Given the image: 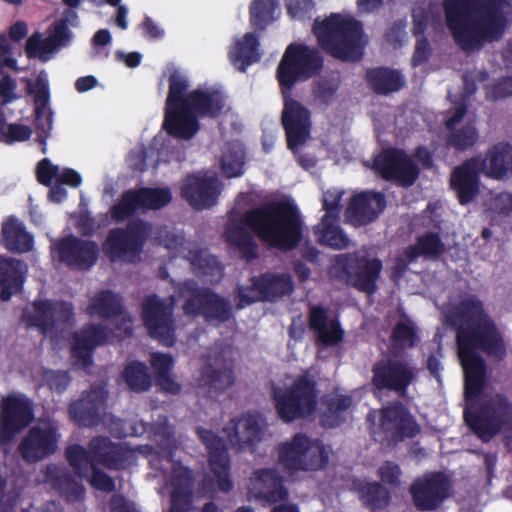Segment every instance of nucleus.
Masks as SVG:
<instances>
[{
    "instance_id": "obj_1",
    "label": "nucleus",
    "mask_w": 512,
    "mask_h": 512,
    "mask_svg": "<svg viewBox=\"0 0 512 512\" xmlns=\"http://www.w3.org/2000/svg\"><path fill=\"white\" fill-rule=\"evenodd\" d=\"M449 319L456 330L457 354L464 371V396L470 401L485 388L486 365L478 351L502 361L507 356V345L495 319L476 294L461 298Z\"/></svg>"
},
{
    "instance_id": "obj_2",
    "label": "nucleus",
    "mask_w": 512,
    "mask_h": 512,
    "mask_svg": "<svg viewBox=\"0 0 512 512\" xmlns=\"http://www.w3.org/2000/svg\"><path fill=\"white\" fill-rule=\"evenodd\" d=\"M253 231L269 247L288 252L296 249L303 238V220L295 204L280 200L261 204L246 211L239 223L226 227V242L251 263L259 257V247L244 227Z\"/></svg>"
},
{
    "instance_id": "obj_3",
    "label": "nucleus",
    "mask_w": 512,
    "mask_h": 512,
    "mask_svg": "<svg viewBox=\"0 0 512 512\" xmlns=\"http://www.w3.org/2000/svg\"><path fill=\"white\" fill-rule=\"evenodd\" d=\"M442 6L451 36L465 52L498 41L505 33L507 0H443Z\"/></svg>"
},
{
    "instance_id": "obj_4",
    "label": "nucleus",
    "mask_w": 512,
    "mask_h": 512,
    "mask_svg": "<svg viewBox=\"0 0 512 512\" xmlns=\"http://www.w3.org/2000/svg\"><path fill=\"white\" fill-rule=\"evenodd\" d=\"M319 46L329 55L342 61H359L366 41L362 23L339 13L324 20L316 18L312 27Z\"/></svg>"
},
{
    "instance_id": "obj_5",
    "label": "nucleus",
    "mask_w": 512,
    "mask_h": 512,
    "mask_svg": "<svg viewBox=\"0 0 512 512\" xmlns=\"http://www.w3.org/2000/svg\"><path fill=\"white\" fill-rule=\"evenodd\" d=\"M469 429L483 443L505 433L506 444L512 437V400L504 393H495L464 410Z\"/></svg>"
},
{
    "instance_id": "obj_6",
    "label": "nucleus",
    "mask_w": 512,
    "mask_h": 512,
    "mask_svg": "<svg viewBox=\"0 0 512 512\" xmlns=\"http://www.w3.org/2000/svg\"><path fill=\"white\" fill-rule=\"evenodd\" d=\"M131 455V451L120 443L113 442L107 436H95L88 442L87 448L80 444L69 445L65 449V458L76 476H88L89 466L102 465L108 470H122Z\"/></svg>"
},
{
    "instance_id": "obj_7",
    "label": "nucleus",
    "mask_w": 512,
    "mask_h": 512,
    "mask_svg": "<svg viewBox=\"0 0 512 512\" xmlns=\"http://www.w3.org/2000/svg\"><path fill=\"white\" fill-rule=\"evenodd\" d=\"M131 455V451L120 443L113 442L107 436H95L88 442L87 448L80 444L69 445L65 449V458L76 476H88L89 466L102 465L108 470H122Z\"/></svg>"
},
{
    "instance_id": "obj_8",
    "label": "nucleus",
    "mask_w": 512,
    "mask_h": 512,
    "mask_svg": "<svg viewBox=\"0 0 512 512\" xmlns=\"http://www.w3.org/2000/svg\"><path fill=\"white\" fill-rule=\"evenodd\" d=\"M323 65L324 58L317 48L301 43L289 44L276 69L280 92H293L296 84L319 75Z\"/></svg>"
},
{
    "instance_id": "obj_9",
    "label": "nucleus",
    "mask_w": 512,
    "mask_h": 512,
    "mask_svg": "<svg viewBox=\"0 0 512 512\" xmlns=\"http://www.w3.org/2000/svg\"><path fill=\"white\" fill-rule=\"evenodd\" d=\"M271 398L283 423L304 419L312 415L317 407L316 382L307 374L299 375L290 386H274Z\"/></svg>"
},
{
    "instance_id": "obj_10",
    "label": "nucleus",
    "mask_w": 512,
    "mask_h": 512,
    "mask_svg": "<svg viewBox=\"0 0 512 512\" xmlns=\"http://www.w3.org/2000/svg\"><path fill=\"white\" fill-rule=\"evenodd\" d=\"M153 226L141 218L129 220L125 227L111 229L102 244L110 261L134 264L141 259L144 248L152 235Z\"/></svg>"
},
{
    "instance_id": "obj_11",
    "label": "nucleus",
    "mask_w": 512,
    "mask_h": 512,
    "mask_svg": "<svg viewBox=\"0 0 512 512\" xmlns=\"http://www.w3.org/2000/svg\"><path fill=\"white\" fill-rule=\"evenodd\" d=\"M278 461L290 474L299 471H319L329 462V451L319 439L296 433L291 440L277 446Z\"/></svg>"
},
{
    "instance_id": "obj_12",
    "label": "nucleus",
    "mask_w": 512,
    "mask_h": 512,
    "mask_svg": "<svg viewBox=\"0 0 512 512\" xmlns=\"http://www.w3.org/2000/svg\"><path fill=\"white\" fill-rule=\"evenodd\" d=\"M421 429L409 409L400 401H394L380 409L379 424L373 422L371 433L382 445L394 447L405 439H412Z\"/></svg>"
},
{
    "instance_id": "obj_13",
    "label": "nucleus",
    "mask_w": 512,
    "mask_h": 512,
    "mask_svg": "<svg viewBox=\"0 0 512 512\" xmlns=\"http://www.w3.org/2000/svg\"><path fill=\"white\" fill-rule=\"evenodd\" d=\"M371 385L379 392H393L406 397L408 388L418 375L416 367L407 359L393 355L378 359L371 369Z\"/></svg>"
},
{
    "instance_id": "obj_14",
    "label": "nucleus",
    "mask_w": 512,
    "mask_h": 512,
    "mask_svg": "<svg viewBox=\"0 0 512 512\" xmlns=\"http://www.w3.org/2000/svg\"><path fill=\"white\" fill-rule=\"evenodd\" d=\"M174 304L173 296L166 301L157 294L146 296L141 303V318L147 334L165 347L176 343Z\"/></svg>"
},
{
    "instance_id": "obj_15",
    "label": "nucleus",
    "mask_w": 512,
    "mask_h": 512,
    "mask_svg": "<svg viewBox=\"0 0 512 512\" xmlns=\"http://www.w3.org/2000/svg\"><path fill=\"white\" fill-rule=\"evenodd\" d=\"M294 290V282L288 273L265 272L251 278L247 288L238 287V308L255 302H274L283 296L290 295Z\"/></svg>"
},
{
    "instance_id": "obj_16",
    "label": "nucleus",
    "mask_w": 512,
    "mask_h": 512,
    "mask_svg": "<svg viewBox=\"0 0 512 512\" xmlns=\"http://www.w3.org/2000/svg\"><path fill=\"white\" fill-rule=\"evenodd\" d=\"M452 490L451 479L441 471L427 472L409 487L413 505L422 512L436 511L450 497Z\"/></svg>"
},
{
    "instance_id": "obj_17",
    "label": "nucleus",
    "mask_w": 512,
    "mask_h": 512,
    "mask_svg": "<svg viewBox=\"0 0 512 512\" xmlns=\"http://www.w3.org/2000/svg\"><path fill=\"white\" fill-rule=\"evenodd\" d=\"M335 268L346 276L347 282L355 289L374 294L383 264L377 257L342 254L336 257Z\"/></svg>"
},
{
    "instance_id": "obj_18",
    "label": "nucleus",
    "mask_w": 512,
    "mask_h": 512,
    "mask_svg": "<svg viewBox=\"0 0 512 512\" xmlns=\"http://www.w3.org/2000/svg\"><path fill=\"white\" fill-rule=\"evenodd\" d=\"M190 293L183 303L182 309L186 316H202L207 322L225 323L232 317V305L208 287H198L196 284L188 288Z\"/></svg>"
},
{
    "instance_id": "obj_19",
    "label": "nucleus",
    "mask_w": 512,
    "mask_h": 512,
    "mask_svg": "<svg viewBox=\"0 0 512 512\" xmlns=\"http://www.w3.org/2000/svg\"><path fill=\"white\" fill-rule=\"evenodd\" d=\"M34 420L33 404L22 394H10L0 403V448L5 449L16 434Z\"/></svg>"
},
{
    "instance_id": "obj_20",
    "label": "nucleus",
    "mask_w": 512,
    "mask_h": 512,
    "mask_svg": "<svg viewBox=\"0 0 512 512\" xmlns=\"http://www.w3.org/2000/svg\"><path fill=\"white\" fill-rule=\"evenodd\" d=\"M374 171L386 181H395L404 187L413 185L419 177L417 164L405 150L384 148L373 160Z\"/></svg>"
},
{
    "instance_id": "obj_21",
    "label": "nucleus",
    "mask_w": 512,
    "mask_h": 512,
    "mask_svg": "<svg viewBox=\"0 0 512 512\" xmlns=\"http://www.w3.org/2000/svg\"><path fill=\"white\" fill-rule=\"evenodd\" d=\"M73 305L66 301L35 300L30 308L23 312V319L29 327H35L43 335L64 327L72 321Z\"/></svg>"
},
{
    "instance_id": "obj_22",
    "label": "nucleus",
    "mask_w": 512,
    "mask_h": 512,
    "mask_svg": "<svg viewBox=\"0 0 512 512\" xmlns=\"http://www.w3.org/2000/svg\"><path fill=\"white\" fill-rule=\"evenodd\" d=\"M196 434L207 451L209 469L216 479L217 488L225 494L231 492L234 484L231 479V458L225 440L204 427H198Z\"/></svg>"
},
{
    "instance_id": "obj_23",
    "label": "nucleus",
    "mask_w": 512,
    "mask_h": 512,
    "mask_svg": "<svg viewBox=\"0 0 512 512\" xmlns=\"http://www.w3.org/2000/svg\"><path fill=\"white\" fill-rule=\"evenodd\" d=\"M283 99L281 123L285 130L287 147L295 151L306 143L311 134V113L292 92H280Z\"/></svg>"
},
{
    "instance_id": "obj_24",
    "label": "nucleus",
    "mask_w": 512,
    "mask_h": 512,
    "mask_svg": "<svg viewBox=\"0 0 512 512\" xmlns=\"http://www.w3.org/2000/svg\"><path fill=\"white\" fill-rule=\"evenodd\" d=\"M60 434L52 422L31 427L18 446V451L27 463H36L52 454L58 448Z\"/></svg>"
},
{
    "instance_id": "obj_25",
    "label": "nucleus",
    "mask_w": 512,
    "mask_h": 512,
    "mask_svg": "<svg viewBox=\"0 0 512 512\" xmlns=\"http://www.w3.org/2000/svg\"><path fill=\"white\" fill-rule=\"evenodd\" d=\"M54 251L60 262L75 270H89L98 260L99 247L95 241L68 235L58 240Z\"/></svg>"
},
{
    "instance_id": "obj_26",
    "label": "nucleus",
    "mask_w": 512,
    "mask_h": 512,
    "mask_svg": "<svg viewBox=\"0 0 512 512\" xmlns=\"http://www.w3.org/2000/svg\"><path fill=\"white\" fill-rule=\"evenodd\" d=\"M108 393L101 387H91L81 397L70 403L68 411L72 420L79 427H95L102 421L106 409Z\"/></svg>"
},
{
    "instance_id": "obj_27",
    "label": "nucleus",
    "mask_w": 512,
    "mask_h": 512,
    "mask_svg": "<svg viewBox=\"0 0 512 512\" xmlns=\"http://www.w3.org/2000/svg\"><path fill=\"white\" fill-rule=\"evenodd\" d=\"M386 208L385 195L371 190L354 194L345 210L346 222L354 227L374 222Z\"/></svg>"
},
{
    "instance_id": "obj_28",
    "label": "nucleus",
    "mask_w": 512,
    "mask_h": 512,
    "mask_svg": "<svg viewBox=\"0 0 512 512\" xmlns=\"http://www.w3.org/2000/svg\"><path fill=\"white\" fill-rule=\"evenodd\" d=\"M112 335L113 331L100 323L84 325L73 334L71 348L73 358L84 367L92 365L94 350L98 346L107 344Z\"/></svg>"
},
{
    "instance_id": "obj_29",
    "label": "nucleus",
    "mask_w": 512,
    "mask_h": 512,
    "mask_svg": "<svg viewBox=\"0 0 512 512\" xmlns=\"http://www.w3.org/2000/svg\"><path fill=\"white\" fill-rule=\"evenodd\" d=\"M219 194L218 179L201 173L187 175L181 186V196L196 210L215 205Z\"/></svg>"
},
{
    "instance_id": "obj_30",
    "label": "nucleus",
    "mask_w": 512,
    "mask_h": 512,
    "mask_svg": "<svg viewBox=\"0 0 512 512\" xmlns=\"http://www.w3.org/2000/svg\"><path fill=\"white\" fill-rule=\"evenodd\" d=\"M481 172L479 157H471L453 169L450 186L456 192L461 205L469 204L479 193Z\"/></svg>"
},
{
    "instance_id": "obj_31",
    "label": "nucleus",
    "mask_w": 512,
    "mask_h": 512,
    "mask_svg": "<svg viewBox=\"0 0 512 512\" xmlns=\"http://www.w3.org/2000/svg\"><path fill=\"white\" fill-rule=\"evenodd\" d=\"M308 326L316 335V344L327 348L339 345L345 331L337 319H329L328 311L321 305H311L308 313Z\"/></svg>"
},
{
    "instance_id": "obj_32",
    "label": "nucleus",
    "mask_w": 512,
    "mask_h": 512,
    "mask_svg": "<svg viewBox=\"0 0 512 512\" xmlns=\"http://www.w3.org/2000/svg\"><path fill=\"white\" fill-rule=\"evenodd\" d=\"M202 375L205 383L217 391H223L232 386L234 383V359L231 356V351L212 350Z\"/></svg>"
},
{
    "instance_id": "obj_33",
    "label": "nucleus",
    "mask_w": 512,
    "mask_h": 512,
    "mask_svg": "<svg viewBox=\"0 0 512 512\" xmlns=\"http://www.w3.org/2000/svg\"><path fill=\"white\" fill-rule=\"evenodd\" d=\"M250 489L256 498L269 503L284 501L288 497L283 477L273 468L254 471L250 479Z\"/></svg>"
},
{
    "instance_id": "obj_34",
    "label": "nucleus",
    "mask_w": 512,
    "mask_h": 512,
    "mask_svg": "<svg viewBox=\"0 0 512 512\" xmlns=\"http://www.w3.org/2000/svg\"><path fill=\"white\" fill-rule=\"evenodd\" d=\"M162 127L176 139L190 140L199 131L200 123L185 105H178L165 107Z\"/></svg>"
},
{
    "instance_id": "obj_35",
    "label": "nucleus",
    "mask_w": 512,
    "mask_h": 512,
    "mask_svg": "<svg viewBox=\"0 0 512 512\" xmlns=\"http://www.w3.org/2000/svg\"><path fill=\"white\" fill-rule=\"evenodd\" d=\"M228 440L239 449L252 448L261 440V428L252 416L231 419L223 428Z\"/></svg>"
},
{
    "instance_id": "obj_36",
    "label": "nucleus",
    "mask_w": 512,
    "mask_h": 512,
    "mask_svg": "<svg viewBox=\"0 0 512 512\" xmlns=\"http://www.w3.org/2000/svg\"><path fill=\"white\" fill-rule=\"evenodd\" d=\"M186 108L198 117L216 118L225 107V100L218 91L193 90L186 95Z\"/></svg>"
},
{
    "instance_id": "obj_37",
    "label": "nucleus",
    "mask_w": 512,
    "mask_h": 512,
    "mask_svg": "<svg viewBox=\"0 0 512 512\" xmlns=\"http://www.w3.org/2000/svg\"><path fill=\"white\" fill-rule=\"evenodd\" d=\"M365 80L377 95H390L401 90L405 84L403 74L393 68L379 66L370 68L365 73Z\"/></svg>"
},
{
    "instance_id": "obj_38",
    "label": "nucleus",
    "mask_w": 512,
    "mask_h": 512,
    "mask_svg": "<svg viewBox=\"0 0 512 512\" xmlns=\"http://www.w3.org/2000/svg\"><path fill=\"white\" fill-rule=\"evenodd\" d=\"M24 264L15 258L0 256V298L9 301L21 292L25 280Z\"/></svg>"
},
{
    "instance_id": "obj_39",
    "label": "nucleus",
    "mask_w": 512,
    "mask_h": 512,
    "mask_svg": "<svg viewBox=\"0 0 512 512\" xmlns=\"http://www.w3.org/2000/svg\"><path fill=\"white\" fill-rule=\"evenodd\" d=\"M446 252V246L440 235L436 232H426L419 235L416 243L404 250V256L408 261L414 262L419 257L438 260Z\"/></svg>"
},
{
    "instance_id": "obj_40",
    "label": "nucleus",
    "mask_w": 512,
    "mask_h": 512,
    "mask_svg": "<svg viewBox=\"0 0 512 512\" xmlns=\"http://www.w3.org/2000/svg\"><path fill=\"white\" fill-rule=\"evenodd\" d=\"M125 311L120 295L109 289H103L94 295L87 307L90 316L112 319L121 316Z\"/></svg>"
},
{
    "instance_id": "obj_41",
    "label": "nucleus",
    "mask_w": 512,
    "mask_h": 512,
    "mask_svg": "<svg viewBox=\"0 0 512 512\" xmlns=\"http://www.w3.org/2000/svg\"><path fill=\"white\" fill-rule=\"evenodd\" d=\"M2 236L5 247L13 252L24 253L33 248V236L25 226L14 217H9L2 225Z\"/></svg>"
},
{
    "instance_id": "obj_42",
    "label": "nucleus",
    "mask_w": 512,
    "mask_h": 512,
    "mask_svg": "<svg viewBox=\"0 0 512 512\" xmlns=\"http://www.w3.org/2000/svg\"><path fill=\"white\" fill-rule=\"evenodd\" d=\"M322 403L325 407L321 417L322 425L333 428L340 426L345 421L346 413L352 406L353 398L344 394L325 395Z\"/></svg>"
},
{
    "instance_id": "obj_43",
    "label": "nucleus",
    "mask_w": 512,
    "mask_h": 512,
    "mask_svg": "<svg viewBox=\"0 0 512 512\" xmlns=\"http://www.w3.org/2000/svg\"><path fill=\"white\" fill-rule=\"evenodd\" d=\"M259 39L254 33H246L242 40H238L230 50L229 56L232 63L241 71L257 62L260 58L258 53Z\"/></svg>"
},
{
    "instance_id": "obj_44",
    "label": "nucleus",
    "mask_w": 512,
    "mask_h": 512,
    "mask_svg": "<svg viewBox=\"0 0 512 512\" xmlns=\"http://www.w3.org/2000/svg\"><path fill=\"white\" fill-rule=\"evenodd\" d=\"M338 219L321 220L315 227L314 234L321 245L328 246L335 250H342L349 246V238L343 229L337 224Z\"/></svg>"
},
{
    "instance_id": "obj_45",
    "label": "nucleus",
    "mask_w": 512,
    "mask_h": 512,
    "mask_svg": "<svg viewBox=\"0 0 512 512\" xmlns=\"http://www.w3.org/2000/svg\"><path fill=\"white\" fill-rule=\"evenodd\" d=\"M140 210H142V206L136 188L123 191L118 200L110 207L109 213L112 220L122 223Z\"/></svg>"
},
{
    "instance_id": "obj_46",
    "label": "nucleus",
    "mask_w": 512,
    "mask_h": 512,
    "mask_svg": "<svg viewBox=\"0 0 512 512\" xmlns=\"http://www.w3.org/2000/svg\"><path fill=\"white\" fill-rule=\"evenodd\" d=\"M358 491L362 502L372 511L383 510L391 502V494L381 482H365Z\"/></svg>"
},
{
    "instance_id": "obj_47",
    "label": "nucleus",
    "mask_w": 512,
    "mask_h": 512,
    "mask_svg": "<svg viewBox=\"0 0 512 512\" xmlns=\"http://www.w3.org/2000/svg\"><path fill=\"white\" fill-rule=\"evenodd\" d=\"M123 378L129 389L134 392L147 391L152 383L147 366L138 361L132 362L125 367Z\"/></svg>"
},
{
    "instance_id": "obj_48",
    "label": "nucleus",
    "mask_w": 512,
    "mask_h": 512,
    "mask_svg": "<svg viewBox=\"0 0 512 512\" xmlns=\"http://www.w3.org/2000/svg\"><path fill=\"white\" fill-rule=\"evenodd\" d=\"M278 8V0H253L250 5V23L255 29L263 30L270 24Z\"/></svg>"
},
{
    "instance_id": "obj_49",
    "label": "nucleus",
    "mask_w": 512,
    "mask_h": 512,
    "mask_svg": "<svg viewBox=\"0 0 512 512\" xmlns=\"http://www.w3.org/2000/svg\"><path fill=\"white\" fill-rule=\"evenodd\" d=\"M245 152L238 145H229L221 156V168L227 178L239 177L244 172Z\"/></svg>"
},
{
    "instance_id": "obj_50",
    "label": "nucleus",
    "mask_w": 512,
    "mask_h": 512,
    "mask_svg": "<svg viewBox=\"0 0 512 512\" xmlns=\"http://www.w3.org/2000/svg\"><path fill=\"white\" fill-rule=\"evenodd\" d=\"M142 211L159 210L172 201V193L169 188H137Z\"/></svg>"
},
{
    "instance_id": "obj_51",
    "label": "nucleus",
    "mask_w": 512,
    "mask_h": 512,
    "mask_svg": "<svg viewBox=\"0 0 512 512\" xmlns=\"http://www.w3.org/2000/svg\"><path fill=\"white\" fill-rule=\"evenodd\" d=\"M54 486L68 503L82 501L85 497V487L70 474L63 473L58 475L54 479Z\"/></svg>"
},
{
    "instance_id": "obj_52",
    "label": "nucleus",
    "mask_w": 512,
    "mask_h": 512,
    "mask_svg": "<svg viewBox=\"0 0 512 512\" xmlns=\"http://www.w3.org/2000/svg\"><path fill=\"white\" fill-rule=\"evenodd\" d=\"M478 131L472 124H466L463 127L451 130L447 136V146L457 151H465L474 146L478 140Z\"/></svg>"
},
{
    "instance_id": "obj_53",
    "label": "nucleus",
    "mask_w": 512,
    "mask_h": 512,
    "mask_svg": "<svg viewBox=\"0 0 512 512\" xmlns=\"http://www.w3.org/2000/svg\"><path fill=\"white\" fill-rule=\"evenodd\" d=\"M171 485V499H174V495L178 494L180 501L192 502V472L189 468H174Z\"/></svg>"
},
{
    "instance_id": "obj_54",
    "label": "nucleus",
    "mask_w": 512,
    "mask_h": 512,
    "mask_svg": "<svg viewBox=\"0 0 512 512\" xmlns=\"http://www.w3.org/2000/svg\"><path fill=\"white\" fill-rule=\"evenodd\" d=\"M188 80L178 71L174 70L169 76V91L165 107L185 105Z\"/></svg>"
},
{
    "instance_id": "obj_55",
    "label": "nucleus",
    "mask_w": 512,
    "mask_h": 512,
    "mask_svg": "<svg viewBox=\"0 0 512 512\" xmlns=\"http://www.w3.org/2000/svg\"><path fill=\"white\" fill-rule=\"evenodd\" d=\"M391 341L393 346L400 348L414 347L418 337L413 323L409 319L399 321L392 329Z\"/></svg>"
},
{
    "instance_id": "obj_56",
    "label": "nucleus",
    "mask_w": 512,
    "mask_h": 512,
    "mask_svg": "<svg viewBox=\"0 0 512 512\" xmlns=\"http://www.w3.org/2000/svg\"><path fill=\"white\" fill-rule=\"evenodd\" d=\"M192 264L204 276L211 278H220L222 276L223 267L217 256L199 252L194 255Z\"/></svg>"
},
{
    "instance_id": "obj_57",
    "label": "nucleus",
    "mask_w": 512,
    "mask_h": 512,
    "mask_svg": "<svg viewBox=\"0 0 512 512\" xmlns=\"http://www.w3.org/2000/svg\"><path fill=\"white\" fill-rule=\"evenodd\" d=\"M28 93H34V106L35 112L46 113L48 108L50 92L47 81L38 78L35 84V88L33 87L31 81L28 82Z\"/></svg>"
},
{
    "instance_id": "obj_58",
    "label": "nucleus",
    "mask_w": 512,
    "mask_h": 512,
    "mask_svg": "<svg viewBox=\"0 0 512 512\" xmlns=\"http://www.w3.org/2000/svg\"><path fill=\"white\" fill-rule=\"evenodd\" d=\"M89 470H91V475L88 481L93 488L106 493H112L116 490L114 479L99 466H89Z\"/></svg>"
},
{
    "instance_id": "obj_59",
    "label": "nucleus",
    "mask_w": 512,
    "mask_h": 512,
    "mask_svg": "<svg viewBox=\"0 0 512 512\" xmlns=\"http://www.w3.org/2000/svg\"><path fill=\"white\" fill-rule=\"evenodd\" d=\"M42 379L50 390L61 394L71 382L68 371H55L51 369L44 370Z\"/></svg>"
},
{
    "instance_id": "obj_60",
    "label": "nucleus",
    "mask_w": 512,
    "mask_h": 512,
    "mask_svg": "<svg viewBox=\"0 0 512 512\" xmlns=\"http://www.w3.org/2000/svg\"><path fill=\"white\" fill-rule=\"evenodd\" d=\"M382 483L397 488L401 484L402 471L400 466L393 461H385L377 472Z\"/></svg>"
},
{
    "instance_id": "obj_61",
    "label": "nucleus",
    "mask_w": 512,
    "mask_h": 512,
    "mask_svg": "<svg viewBox=\"0 0 512 512\" xmlns=\"http://www.w3.org/2000/svg\"><path fill=\"white\" fill-rule=\"evenodd\" d=\"M53 113L50 109L46 113L35 112V128L37 133V141L43 145L42 152H46V140L50 136L52 129Z\"/></svg>"
},
{
    "instance_id": "obj_62",
    "label": "nucleus",
    "mask_w": 512,
    "mask_h": 512,
    "mask_svg": "<svg viewBox=\"0 0 512 512\" xmlns=\"http://www.w3.org/2000/svg\"><path fill=\"white\" fill-rule=\"evenodd\" d=\"M59 166L52 164L48 158L40 160L36 167L37 181L44 186H51L58 178Z\"/></svg>"
},
{
    "instance_id": "obj_63",
    "label": "nucleus",
    "mask_w": 512,
    "mask_h": 512,
    "mask_svg": "<svg viewBox=\"0 0 512 512\" xmlns=\"http://www.w3.org/2000/svg\"><path fill=\"white\" fill-rule=\"evenodd\" d=\"M152 432L160 449L168 450L174 446V430L166 421L156 423Z\"/></svg>"
},
{
    "instance_id": "obj_64",
    "label": "nucleus",
    "mask_w": 512,
    "mask_h": 512,
    "mask_svg": "<svg viewBox=\"0 0 512 512\" xmlns=\"http://www.w3.org/2000/svg\"><path fill=\"white\" fill-rule=\"evenodd\" d=\"M32 130L29 126L24 124H9L6 125L4 136L0 142L12 144L14 142H23L31 137Z\"/></svg>"
}]
</instances>
